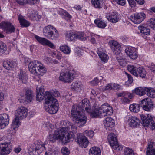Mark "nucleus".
<instances>
[{"label": "nucleus", "instance_id": "nucleus-41", "mask_svg": "<svg viewBox=\"0 0 155 155\" xmlns=\"http://www.w3.org/2000/svg\"><path fill=\"white\" fill-rule=\"evenodd\" d=\"M18 19L22 26L27 27L29 26L30 23L29 22L25 19L22 16H19Z\"/></svg>", "mask_w": 155, "mask_h": 155}, {"label": "nucleus", "instance_id": "nucleus-50", "mask_svg": "<svg viewBox=\"0 0 155 155\" xmlns=\"http://www.w3.org/2000/svg\"><path fill=\"white\" fill-rule=\"evenodd\" d=\"M153 143L152 142H150V143H148V147L146 151L147 155H152L151 154V151L153 147Z\"/></svg>", "mask_w": 155, "mask_h": 155}, {"label": "nucleus", "instance_id": "nucleus-57", "mask_svg": "<svg viewBox=\"0 0 155 155\" xmlns=\"http://www.w3.org/2000/svg\"><path fill=\"white\" fill-rule=\"evenodd\" d=\"M63 15L64 18L67 20H70L72 18V16L67 12L64 11Z\"/></svg>", "mask_w": 155, "mask_h": 155}, {"label": "nucleus", "instance_id": "nucleus-61", "mask_svg": "<svg viewBox=\"0 0 155 155\" xmlns=\"http://www.w3.org/2000/svg\"><path fill=\"white\" fill-rule=\"evenodd\" d=\"M58 150L54 149H51L49 151L50 155H57L58 154Z\"/></svg>", "mask_w": 155, "mask_h": 155}, {"label": "nucleus", "instance_id": "nucleus-63", "mask_svg": "<svg viewBox=\"0 0 155 155\" xmlns=\"http://www.w3.org/2000/svg\"><path fill=\"white\" fill-rule=\"evenodd\" d=\"M129 5L131 7H135L136 5V3L134 0H127Z\"/></svg>", "mask_w": 155, "mask_h": 155}, {"label": "nucleus", "instance_id": "nucleus-32", "mask_svg": "<svg viewBox=\"0 0 155 155\" xmlns=\"http://www.w3.org/2000/svg\"><path fill=\"white\" fill-rule=\"evenodd\" d=\"M61 131H59L58 129H57L55 131L52 137V136L50 135L48 137L49 140L52 142H55L56 140H58L59 138V134L61 133Z\"/></svg>", "mask_w": 155, "mask_h": 155}, {"label": "nucleus", "instance_id": "nucleus-34", "mask_svg": "<svg viewBox=\"0 0 155 155\" xmlns=\"http://www.w3.org/2000/svg\"><path fill=\"white\" fill-rule=\"evenodd\" d=\"M137 76L142 78H145L146 76V72L145 69L142 67H139L137 69Z\"/></svg>", "mask_w": 155, "mask_h": 155}, {"label": "nucleus", "instance_id": "nucleus-48", "mask_svg": "<svg viewBox=\"0 0 155 155\" xmlns=\"http://www.w3.org/2000/svg\"><path fill=\"white\" fill-rule=\"evenodd\" d=\"M138 16L137 15L136 13L130 16L131 21L135 24H139V21L138 20Z\"/></svg>", "mask_w": 155, "mask_h": 155}, {"label": "nucleus", "instance_id": "nucleus-25", "mask_svg": "<svg viewBox=\"0 0 155 155\" xmlns=\"http://www.w3.org/2000/svg\"><path fill=\"white\" fill-rule=\"evenodd\" d=\"M61 129L64 130V131H65L66 133L69 132L68 133L73 134L74 137V134L76 133L77 132L76 127L71 123L69 124L68 127H63Z\"/></svg>", "mask_w": 155, "mask_h": 155}, {"label": "nucleus", "instance_id": "nucleus-7", "mask_svg": "<svg viewBox=\"0 0 155 155\" xmlns=\"http://www.w3.org/2000/svg\"><path fill=\"white\" fill-rule=\"evenodd\" d=\"M141 118L140 122L142 125L145 127L150 126L152 130L155 129V123L152 117L149 118L143 114L140 115Z\"/></svg>", "mask_w": 155, "mask_h": 155}, {"label": "nucleus", "instance_id": "nucleus-6", "mask_svg": "<svg viewBox=\"0 0 155 155\" xmlns=\"http://www.w3.org/2000/svg\"><path fill=\"white\" fill-rule=\"evenodd\" d=\"M45 145L40 140L35 141L34 143L28 147V151L31 154L39 155L44 149H45Z\"/></svg>", "mask_w": 155, "mask_h": 155}, {"label": "nucleus", "instance_id": "nucleus-15", "mask_svg": "<svg viewBox=\"0 0 155 155\" xmlns=\"http://www.w3.org/2000/svg\"><path fill=\"white\" fill-rule=\"evenodd\" d=\"M10 142L4 143L0 144V153L2 155H7L11 152Z\"/></svg>", "mask_w": 155, "mask_h": 155}, {"label": "nucleus", "instance_id": "nucleus-51", "mask_svg": "<svg viewBox=\"0 0 155 155\" xmlns=\"http://www.w3.org/2000/svg\"><path fill=\"white\" fill-rule=\"evenodd\" d=\"M150 26L153 30H155V18H153L149 20Z\"/></svg>", "mask_w": 155, "mask_h": 155}, {"label": "nucleus", "instance_id": "nucleus-16", "mask_svg": "<svg viewBox=\"0 0 155 155\" xmlns=\"http://www.w3.org/2000/svg\"><path fill=\"white\" fill-rule=\"evenodd\" d=\"M15 117L22 119L25 118L28 114V110L24 107H21L19 108L15 112Z\"/></svg>", "mask_w": 155, "mask_h": 155}, {"label": "nucleus", "instance_id": "nucleus-56", "mask_svg": "<svg viewBox=\"0 0 155 155\" xmlns=\"http://www.w3.org/2000/svg\"><path fill=\"white\" fill-rule=\"evenodd\" d=\"M70 123L68 121L62 120L61 121L60 124L62 127L60 129H61L63 127H68Z\"/></svg>", "mask_w": 155, "mask_h": 155}, {"label": "nucleus", "instance_id": "nucleus-31", "mask_svg": "<svg viewBox=\"0 0 155 155\" xmlns=\"http://www.w3.org/2000/svg\"><path fill=\"white\" fill-rule=\"evenodd\" d=\"M101 151L99 148L97 147H94L89 150V155H100Z\"/></svg>", "mask_w": 155, "mask_h": 155}, {"label": "nucleus", "instance_id": "nucleus-33", "mask_svg": "<svg viewBox=\"0 0 155 155\" xmlns=\"http://www.w3.org/2000/svg\"><path fill=\"white\" fill-rule=\"evenodd\" d=\"M82 85L80 81L73 82L71 85V88L72 89L77 91H79L81 89Z\"/></svg>", "mask_w": 155, "mask_h": 155}, {"label": "nucleus", "instance_id": "nucleus-40", "mask_svg": "<svg viewBox=\"0 0 155 155\" xmlns=\"http://www.w3.org/2000/svg\"><path fill=\"white\" fill-rule=\"evenodd\" d=\"M127 69L134 75L137 76V69L136 67L133 65H128Z\"/></svg>", "mask_w": 155, "mask_h": 155}, {"label": "nucleus", "instance_id": "nucleus-62", "mask_svg": "<svg viewBox=\"0 0 155 155\" xmlns=\"http://www.w3.org/2000/svg\"><path fill=\"white\" fill-rule=\"evenodd\" d=\"M118 4L123 6L126 4V1L125 0H114Z\"/></svg>", "mask_w": 155, "mask_h": 155}, {"label": "nucleus", "instance_id": "nucleus-42", "mask_svg": "<svg viewBox=\"0 0 155 155\" xmlns=\"http://www.w3.org/2000/svg\"><path fill=\"white\" fill-rule=\"evenodd\" d=\"M60 50L66 54H69L71 50L69 47L67 45H62L60 47Z\"/></svg>", "mask_w": 155, "mask_h": 155}, {"label": "nucleus", "instance_id": "nucleus-5", "mask_svg": "<svg viewBox=\"0 0 155 155\" xmlns=\"http://www.w3.org/2000/svg\"><path fill=\"white\" fill-rule=\"evenodd\" d=\"M43 33L45 37L49 39L55 40L59 37L58 31L55 28L51 25H48L44 27Z\"/></svg>", "mask_w": 155, "mask_h": 155}, {"label": "nucleus", "instance_id": "nucleus-13", "mask_svg": "<svg viewBox=\"0 0 155 155\" xmlns=\"http://www.w3.org/2000/svg\"><path fill=\"white\" fill-rule=\"evenodd\" d=\"M59 131H61V133L59 134V140L61 141L64 144L70 141V139L74 137L73 134L68 133L67 137L65 136L66 132L64 131V130L58 129Z\"/></svg>", "mask_w": 155, "mask_h": 155}, {"label": "nucleus", "instance_id": "nucleus-37", "mask_svg": "<svg viewBox=\"0 0 155 155\" xmlns=\"http://www.w3.org/2000/svg\"><path fill=\"white\" fill-rule=\"evenodd\" d=\"M91 3L95 8H100L102 7L103 2L101 0H91Z\"/></svg>", "mask_w": 155, "mask_h": 155}, {"label": "nucleus", "instance_id": "nucleus-26", "mask_svg": "<svg viewBox=\"0 0 155 155\" xmlns=\"http://www.w3.org/2000/svg\"><path fill=\"white\" fill-rule=\"evenodd\" d=\"M97 52L101 60L104 63L106 62L109 58L108 55L105 53L101 48H99Z\"/></svg>", "mask_w": 155, "mask_h": 155}, {"label": "nucleus", "instance_id": "nucleus-22", "mask_svg": "<svg viewBox=\"0 0 155 155\" xmlns=\"http://www.w3.org/2000/svg\"><path fill=\"white\" fill-rule=\"evenodd\" d=\"M28 16L35 21H38L41 18V15H38L36 11L31 9H28Z\"/></svg>", "mask_w": 155, "mask_h": 155}, {"label": "nucleus", "instance_id": "nucleus-45", "mask_svg": "<svg viewBox=\"0 0 155 155\" xmlns=\"http://www.w3.org/2000/svg\"><path fill=\"white\" fill-rule=\"evenodd\" d=\"M66 36L69 38L71 41L76 39L77 33H74L72 32H67Z\"/></svg>", "mask_w": 155, "mask_h": 155}, {"label": "nucleus", "instance_id": "nucleus-52", "mask_svg": "<svg viewBox=\"0 0 155 155\" xmlns=\"http://www.w3.org/2000/svg\"><path fill=\"white\" fill-rule=\"evenodd\" d=\"M124 153V155H135L133 150L128 148L125 150Z\"/></svg>", "mask_w": 155, "mask_h": 155}, {"label": "nucleus", "instance_id": "nucleus-18", "mask_svg": "<svg viewBox=\"0 0 155 155\" xmlns=\"http://www.w3.org/2000/svg\"><path fill=\"white\" fill-rule=\"evenodd\" d=\"M104 124L106 130H111L114 126V121L111 117H108L104 121Z\"/></svg>", "mask_w": 155, "mask_h": 155}, {"label": "nucleus", "instance_id": "nucleus-2", "mask_svg": "<svg viewBox=\"0 0 155 155\" xmlns=\"http://www.w3.org/2000/svg\"><path fill=\"white\" fill-rule=\"evenodd\" d=\"M113 109L107 103H105L102 105L99 108L95 109L90 112L91 116L93 117H103L106 116H110L112 114Z\"/></svg>", "mask_w": 155, "mask_h": 155}, {"label": "nucleus", "instance_id": "nucleus-54", "mask_svg": "<svg viewBox=\"0 0 155 155\" xmlns=\"http://www.w3.org/2000/svg\"><path fill=\"white\" fill-rule=\"evenodd\" d=\"M61 152L63 155H68L70 153L69 151L66 147H63L61 149Z\"/></svg>", "mask_w": 155, "mask_h": 155}, {"label": "nucleus", "instance_id": "nucleus-55", "mask_svg": "<svg viewBox=\"0 0 155 155\" xmlns=\"http://www.w3.org/2000/svg\"><path fill=\"white\" fill-rule=\"evenodd\" d=\"M109 44L112 49L116 47L117 45H120L117 41L114 40H111L109 42Z\"/></svg>", "mask_w": 155, "mask_h": 155}, {"label": "nucleus", "instance_id": "nucleus-3", "mask_svg": "<svg viewBox=\"0 0 155 155\" xmlns=\"http://www.w3.org/2000/svg\"><path fill=\"white\" fill-rule=\"evenodd\" d=\"M28 68L29 71L36 76L42 75L47 71L46 69L43 64L37 60L30 62Z\"/></svg>", "mask_w": 155, "mask_h": 155}, {"label": "nucleus", "instance_id": "nucleus-47", "mask_svg": "<svg viewBox=\"0 0 155 155\" xmlns=\"http://www.w3.org/2000/svg\"><path fill=\"white\" fill-rule=\"evenodd\" d=\"M120 46V45H118L116 46V47L112 48V49L114 54L117 55L118 54H121Z\"/></svg>", "mask_w": 155, "mask_h": 155}, {"label": "nucleus", "instance_id": "nucleus-30", "mask_svg": "<svg viewBox=\"0 0 155 155\" xmlns=\"http://www.w3.org/2000/svg\"><path fill=\"white\" fill-rule=\"evenodd\" d=\"M142 35H148L150 34V31L149 28H147L145 25H140L138 27Z\"/></svg>", "mask_w": 155, "mask_h": 155}, {"label": "nucleus", "instance_id": "nucleus-8", "mask_svg": "<svg viewBox=\"0 0 155 155\" xmlns=\"http://www.w3.org/2000/svg\"><path fill=\"white\" fill-rule=\"evenodd\" d=\"M108 139L110 146L113 148L118 150L122 149L123 147L118 144L116 136L114 134L111 133L108 135Z\"/></svg>", "mask_w": 155, "mask_h": 155}, {"label": "nucleus", "instance_id": "nucleus-10", "mask_svg": "<svg viewBox=\"0 0 155 155\" xmlns=\"http://www.w3.org/2000/svg\"><path fill=\"white\" fill-rule=\"evenodd\" d=\"M74 78V73L73 72L70 71L61 73L59 79L64 82L69 83L72 81Z\"/></svg>", "mask_w": 155, "mask_h": 155}, {"label": "nucleus", "instance_id": "nucleus-27", "mask_svg": "<svg viewBox=\"0 0 155 155\" xmlns=\"http://www.w3.org/2000/svg\"><path fill=\"white\" fill-rule=\"evenodd\" d=\"M149 90L147 87H138L136 88L135 90H133V93L142 96L146 94V92Z\"/></svg>", "mask_w": 155, "mask_h": 155}, {"label": "nucleus", "instance_id": "nucleus-64", "mask_svg": "<svg viewBox=\"0 0 155 155\" xmlns=\"http://www.w3.org/2000/svg\"><path fill=\"white\" fill-rule=\"evenodd\" d=\"M116 58L118 61L124 59V58L123 57V55L122 53L118 54L117 55H116Z\"/></svg>", "mask_w": 155, "mask_h": 155}, {"label": "nucleus", "instance_id": "nucleus-4", "mask_svg": "<svg viewBox=\"0 0 155 155\" xmlns=\"http://www.w3.org/2000/svg\"><path fill=\"white\" fill-rule=\"evenodd\" d=\"M36 89L37 93L36 99L37 101H41L45 98V104H48L49 102L53 103L52 101H54V102L56 101L55 100H53V99L51 98L52 96L49 92H46L44 94V89L41 87H37Z\"/></svg>", "mask_w": 155, "mask_h": 155}, {"label": "nucleus", "instance_id": "nucleus-36", "mask_svg": "<svg viewBox=\"0 0 155 155\" xmlns=\"http://www.w3.org/2000/svg\"><path fill=\"white\" fill-rule=\"evenodd\" d=\"M18 77L23 83H26L28 79V76L25 73L22 71H20V74L18 75Z\"/></svg>", "mask_w": 155, "mask_h": 155}, {"label": "nucleus", "instance_id": "nucleus-60", "mask_svg": "<svg viewBox=\"0 0 155 155\" xmlns=\"http://www.w3.org/2000/svg\"><path fill=\"white\" fill-rule=\"evenodd\" d=\"M125 74L127 75L128 78V83L129 84H131L133 81V78L130 74L127 73L126 72Z\"/></svg>", "mask_w": 155, "mask_h": 155}, {"label": "nucleus", "instance_id": "nucleus-17", "mask_svg": "<svg viewBox=\"0 0 155 155\" xmlns=\"http://www.w3.org/2000/svg\"><path fill=\"white\" fill-rule=\"evenodd\" d=\"M9 119L6 114H0V129L5 128L9 124Z\"/></svg>", "mask_w": 155, "mask_h": 155}, {"label": "nucleus", "instance_id": "nucleus-53", "mask_svg": "<svg viewBox=\"0 0 155 155\" xmlns=\"http://www.w3.org/2000/svg\"><path fill=\"white\" fill-rule=\"evenodd\" d=\"M102 77H100L99 78H96L94 80H92L91 82V85L93 86L96 85L99 82L100 80H101Z\"/></svg>", "mask_w": 155, "mask_h": 155}, {"label": "nucleus", "instance_id": "nucleus-1", "mask_svg": "<svg viewBox=\"0 0 155 155\" xmlns=\"http://www.w3.org/2000/svg\"><path fill=\"white\" fill-rule=\"evenodd\" d=\"M84 108L87 112H90V104L87 99L82 100L77 105H73L71 110V115L73 121L81 126L86 122V117L84 112Z\"/></svg>", "mask_w": 155, "mask_h": 155}, {"label": "nucleus", "instance_id": "nucleus-12", "mask_svg": "<svg viewBox=\"0 0 155 155\" xmlns=\"http://www.w3.org/2000/svg\"><path fill=\"white\" fill-rule=\"evenodd\" d=\"M0 28L2 29L4 31L8 34L14 32L15 28L12 24L9 22H2L0 23Z\"/></svg>", "mask_w": 155, "mask_h": 155}, {"label": "nucleus", "instance_id": "nucleus-49", "mask_svg": "<svg viewBox=\"0 0 155 155\" xmlns=\"http://www.w3.org/2000/svg\"><path fill=\"white\" fill-rule=\"evenodd\" d=\"M7 50V47L5 44L0 41V52L4 53Z\"/></svg>", "mask_w": 155, "mask_h": 155}, {"label": "nucleus", "instance_id": "nucleus-11", "mask_svg": "<svg viewBox=\"0 0 155 155\" xmlns=\"http://www.w3.org/2000/svg\"><path fill=\"white\" fill-rule=\"evenodd\" d=\"M75 141L82 148H86L89 143L87 138L81 133L77 134V137L75 139Z\"/></svg>", "mask_w": 155, "mask_h": 155}, {"label": "nucleus", "instance_id": "nucleus-29", "mask_svg": "<svg viewBox=\"0 0 155 155\" xmlns=\"http://www.w3.org/2000/svg\"><path fill=\"white\" fill-rule=\"evenodd\" d=\"M25 98L28 102H31L34 100V94L31 90L27 89L25 90Z\"/></svg>", "mask_w": 155, "mask_h": 155}, {"label": "nucleus", "instance_id": "nucleus-28", "mask_svg": "<svg viewBox=\"0 0 155 155\" xmlns=\"http://www.w3.org/2000/svg\"><path fill=\"white\" fill-rule=\"evenodd\" d=\"M16 66V64L13 61H5L3 63V67L6 69L10 70Z\"/></svg>", "mask_w": 155, "mask_h": 155}, {"label": "nucleus", "instance_id": "nucleus-24", "mask_svg": "<svg viewBox=\"0 0 155 155\" xmlns=\"http://www.w3.org/2000/svg\"><path fill=\"white\" fill-rule=\"evenodd\" d=\"M135 49L132 47L127 48L125 50V52L132 59H135L137 57V55L136 51H134Z\"/></svg>", "mask_w": 155, "mask_h": 155}, {"label": "nucleus", "instance_id": "nucleus-58", "mask_svg": "<svg viewBox=\"0 0 155 155\" xmlns=\"http://www.w3.org/2000/svg\"><path fill=\"white\" fill-rule=\"evenodd\" d=\"M27 4L30 5H34L39 2L40 0H26Z\"/></svg>", "mask_w": 155, "mask_h": 155}, {"label": "nucleus", "instance_id": "nucleus-19", "mask_svg": "<svg viewBox=\"0 0 155 155\" xmlns=\"http://www.w3.org/2000/svg\"><path fill=\"white\" fill-rule=\"evenodd\" d=\"M106 18L109 21L113 23H116L119 20L118 14L116 12L107 13Z\"/></svg>", "mask_w": 155, "mask_h": 155}, {"label": "nucleus", "instance_id": "nucleus-14", "mask_svg": "<svg viewBox=\"0 0 155 155\" xmlns=\"http://www.w3.org/2000/svg\"><path fill=\"white\" fill-rule=\"evenodd\" d=\"M141 103L143 105V108L145 111H150L153 107V102L150 98H145L142 100Z\"/></svg>", "mask_w": 155, "mask_h": 155}, {"label": "nucleus", "instance_id": "nucleus-46", "mask_svg": "<svg viewBox=\"0 0 155 155\" xmlns=\"http://www.w3.org/2000/svg\"><path fill=\"white\" fill-rule=\"evenodd\" d=\"M76 39L80 40H85L87 39L86 35L83 32H78L77 33Z\"/></svg>", "mask_w": 155, "mask_h": 155}, {"label": "nucleus", "instance_id": "nucleus-39", "mask_svg": "<svg viewBox=\"0 0 155 155\" xmlns=\"http://www.w3.org/2000/svg\"><path fill=\"white\" fill-rule=\"evenodd\" d=\"M21 119L15 117V118L13 120L12 124V129L15 130L16 128H17L19 127L21 124L19 121Z\"/></svg>", "mask_w": 155, "mask_h": 155}, {"label": "nucleus", "instance_id": "nucleus-43", "mask_svg": "<svg viewBox=\"0 0 155 155\" xmlns=\"http://www.w3.org/2000/svg\"><path fill=\"white\" fill-rule=\"evenodd\" d=\"M147 88L149 90L146 92V94L147 96L151 98H155V90L150 87H147Z\"/></svg>", "mask_w": 155, "mask_h": 155}, {"label": "nucleus", "instance_id": "nucleus-21", "mask_svg": "<svg viewBox=\"0 0 155 155\" xmlns=\"http://www.w3.org/2000/svg\"><path fill=\"white\" fill-rule=\"evenodd\" d=\"M35 37L36 39L42 45H48L52 48L54 47V44L46 38L40 37L36 35H35Z\"/></svg>", "mask_w": 155, "mask_h": 155}, {"label": "nucleus", "instance_id": "nucleus-23", "mask_svg": "<svg viewBox=\"0 0 155 155\" xmlns=\"http://www.w3.org/2000/svg\"><path fill=\"white\" fill-rule=\"evenodd\" d=\"M129 125L132 127L135 128L140 125V121L136 117H130L128 120Z\"/></svg>", "mask_w": 155, "mask_h": 155}, {"label": "nucleus", "instance_id": "nucleus-59", "mask_svg": "<svg viewBox=\"0 0 155 155\" xmlns=\"http://www.w3.org/2000/svg\"><path fill=\"white\" fill-rule=\"evenodd\" d=\"M85 133L87 136L89 137H92L94 136V132L92 130H86Z\"/></svg>", "mask_w": 155, "mask_h": 155}, {"label": "nucleus", "instance_id": "nucleus-9", "mask_svg": "<svg viewBox=\"0 0 155 155\" xmlns=\"http://www.w3.org/2000/svg\"><path fill=\"white\" fill-rule=\"evenodd\" d=\"M51 98H52L54 100H55L56 101L54 102V101H53V103L49 102L48 104H45L47 105L45 106V109L50 114H55L57 113L58 110V102L57 100L53 96Z\"/></svg>", "mask_w": 155, "mask_h": 155}, {"label": "nucleus", "instance_id": "nucleus-20", "mask_svg": "<svg viewBox=\"0 0 155 155\" xmlns=\"http://www.w3.org/2000/svg\"><path fill=\"white\" fill-rule=\"evenodd\" d=\"M35 37L36 39L42 45H48L52 48L54 47V44L46 38L40 37L36 35H35Z\"/></svg>", "mask_w": 155, "mask_h": 155}, {"label": "nucleus", "instance_id": "nucleus-38", "mask_svg": "<svg viewBox=\"0 0 155 155\" xmlns=\"http://www.w3.org/2000/svg\"><path fill=\"white\" fill-rule=\"evenodd\" d=\"M94 22L98 27L101 28H104L107 25L104 21L99 19L95 20Z\"/></svg>", "mask_w": 155, "mask_h": 155}, {"label": "nucleus", "instance_id": "nucleus-44", "mask_svg": "<svg viewBox=\"0 0 155 155\" xmlns=\"http://www.w3.org/2000/svg\"><path fill=\"white\" fill-rule=\"evenodd\" d=\"M137 15L138 16V20L139 23L141 22L146 18V15L143 12H140L136 13Z\"/></svg>", "mask_w": 155, "mask_h": 155}, {"label": "nucleus", "instance_id": "nucleus-35", "mask_svg": "<svg viewBox=\"0 0 155 155\" xmlns=\"http://www.w3.org/2000/svg\"><path fill=\"white\" fill-rule=\"evenodd\" d=\"M140 108V104H134L130 105L129 109L131 112L134 113H137L139 110Z\"/></svg>", "mask_w": 155, "mask_h": 155}]
</instances>
